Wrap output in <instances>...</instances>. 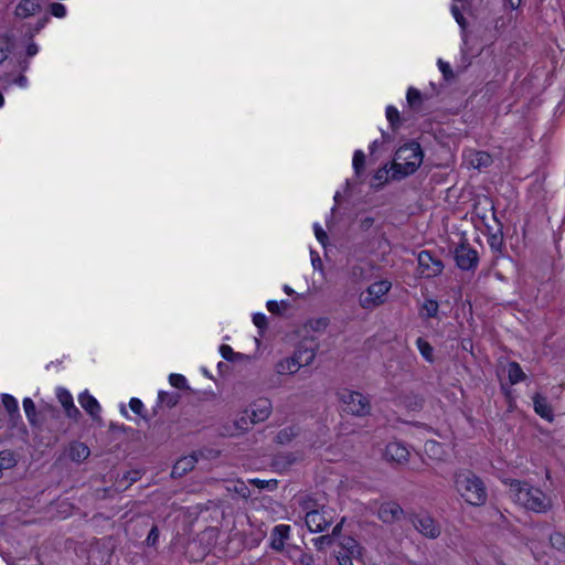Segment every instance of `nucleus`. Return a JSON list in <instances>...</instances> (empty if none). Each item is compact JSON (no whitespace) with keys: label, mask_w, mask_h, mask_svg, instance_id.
Segmentation results:
<instances>
[{"label":"nucleus","mask_w":565,"mask_h":565,"mask_svg":"<svg viewBox=\"0 0 565 565\" xmlns=\"http://www.w3.org/2000/svg\"><path fill=\"white\" fill-rule=\"evenodd\" d=\"M504 483L509 486V497L515 504L535 513H546L552 509L551 498L540 488L518 479H507Z\"/></svg>","instance_id":"1"},{"label":"nucleus","mask_w":565,"mask_h":565,"mask_svg":"<svg viewBox=\"0 0 565 565\" xmlns=\"http://www.w3.org/2000/svg\"><path fill=\"white\" fill-rule=\"evenodd\" d=\"M455 488L461 498L470 505L481 507L488 500V490L480 477L469 470L455 475Z\"/></svg>","instance_id":"2"},{"label":"nucleus","mask_w":565,"mask_h":565,"mask_svg":"<svg viewBox=\"0 0 565 565\" xmlns=\"http://www.w3.org/2000/svg\"><path fill=\"white\" fill-rule=\"evenodd\" d=\"M423 151L417 142L406 143L397 149L392 163V179L402 180L413 174L423 162Z\"/></svg>","instance_id":"3"},{"label":"nucleus","mask_w":565,"mask_h":565,"mask_svg":"<svg viewBox=\"0 0 565 565\" xmlns=\"http://www.w3.org/2000/svg\"><path fill=\"white\" fill-rule=\"evenodd\" d=\"M342 411L358 417H364L371 413V401L360 392L343 388L338 392Z\"/></svg>","instance_id":"4"},{"label":"nucleus","mask_w":565,"mask_h":565,"mask_svg":"<svg viewBox=\"0 0 565 565\" xmlns=\"http://www.w3.org/2000/svg\"><path fill=\"white\" fill-rule=\"evenodd\" d=\"M391 282L380 280L367 287L366 292L360 297V305L364 309L374 308L383 302V297L390 291Z\"/></svg>","instance_id":"5"},{"label":"nucleus","mask_w":565,"mask_h":565,"mask_svg":"<svg viewBox=\"0 0 565 565\" xmlns=\"http://www.w3.org/2000/svg\"><path fill=\"white\" fill-rule=\"evenodd\" d=\"M418 273L424 278H434L444 270L441 259L434 256L429 250H422L417 255Z\"/></svg>","instance_id":"6"},{"label":"nucleus","mask_w":565,"mask_h":565,"mask_svg":"<svg viewBox=\"0 0 565 565\" xmlns=\"http://www.w3.org/2000/svg\"><path fill=\"white\" fill-rule=\"evenodd\" d=\"M455 260L461 270H475L479 263L478 252L467 243L455 248Z\"/></svg>","instance_id":"7"},{"label":"nucleus","mask_w":565,"mask_h":565,"mask_svg":"<svg viewBox=\"0 0 565 565\" xmlns=\"http://www.w3.org/2000/svg\"><path fill=\"white\" fill-rule=\"evenodd\" d=\"M305 522L310 532H322L332 523L331 512L324 508L307 512Z\"/></svg>","instance_id":"8"},{"label":"nucleus","mask_w":565,"mask_h":565,"mask_svg":"<svg viewBox=\"0 0 565 565\" xmlns=\"http://www.w3.org/2000/svg\"><path fill=\"white\" fill-rule=\"evenodd\" d=\"M412 522L415 529L428 539H436L440 535V526L428 514H417Z\"/></svg>","instance_id":"9"},{"label":"nucleus","mask_w":565,"mask_h":565,"mask_svg":"<svg viewBox=\"0 0 565 565\" xmlns=\"http://www.w3.org/2000/svg\"><path fill=\"white\" fill-rule=\"evenodd\" d=\"M404 511L401 508V505L396 502H385L381 504L377 515L380 520H382L384 523H393L395 521H398Z\"/></svg>","instance_id":"10"},{"label":"nucleus","mask_w":565,"mask_h":565,"mask_svg":"<svg viewBox=\"0 0 565 565\" xmlns=\"http://www.w3.org/2000/svg\"><path fill=\"white\" fill-rule=\"evenodd\" d=\"M248 411L252 415V422L260 423L269 417L271 413V403L267 398H259L250 405Z\"/></svg>","instance_id":"11"},{"label":"nucleus","mask_w":565,"mask_h":565,"mask_svg":"<svg viewBox=\"0 0 565 565\" xmlns=\"http://www.w3.org/2000/svg\"><path fill=\"white\" fill-rule=\"evenodd\" d=\"M385 457L390 461L404 463L408 460V449L398 441L390 443L385 448Z\"/></svg>","instance_id":"12"},{"label":"nucleus","mask_w":565,"mask_h":565,"mask_svg":"<svg viewBox=\"0 0 565 565\" xmlns=\"http://www.w3.org/2000/svg\"><path fill=\"white\" fill-rule=\"evenodd\" d=\"M57 399L63 406L68 418L77 420L81 417L79 409L74 405L73 396L65 388L57 390Z\"/></svg>","instance_id":"13"},{"label":"nucleus","mask_w":565,"mask_h":565,"mask_svg":"<svg viewBox=\"0 0 565 565\" xmlns=\"http://www.w3.org/2000/svg\"><path fill=\"white\" fill-rule=\"evenodd\" d=\"M41 0H20L15 7V15L21 19H26L41 11Z\"/></svg>","instance_id":"14"},{"label":"nucleus","mask_w":565,"mask_h":565,"mask_svg":"<svg viewBox=\"0 0 565 565\" xmlns=\"http://www.w3.org/2000/svg\"><path fill=\"white\" fill-rule=\"evenodd\" d=\"M290 532V526L286 524H279L276 525L271 532L270 539L271 543L270 546L275 551H282L285 546V541L288 539Z\"/></svg>","instance_id":"15"},{"label":"nucleus","mask_w":565,"mask_h":565,"mask_svg":"<svg viewBox=\"0 0 565 565\" xmlns=\"http://www.w3.org/2000/svg\"><path fill=\"white\" fill-rule=\"evenodd\" d=\"M67 454L72 461L79 463L89 457L90 450L84 443L73 441L68 446Z\"/></svg>","instance_id":"16"},{"label":"nucleus","mask_w":565,"mask_h":565,"mask_svg":"<svg viewBox=\"0 0 565 565\" xmlns=\"http://www.w3.org/2000/svg\"><path fill=\"white\" fill-rule=\"evenodd\" d=\"M532 399L535 413L542 418L551 422L553 419V411L547 402V398L536 393Z\"/></svg>","instance_id":"17"},{"label":"nucleus","mask_w":565,"mask_h":565,"mask_svg":"<svg viewBox=\"0 0 565 565\" xmlns=\"http://www.w3.org/2000/svg\"><path fill=\"white\" fill-rule=\"evenodd\" d=\"M196 462H198V459L194 455L185 456V457L179 459L172 468V472H171L172 477H174V478L182 477L186 472L191 471L194 468Z\"/></svg>","instance_id":"18"},{"label":"nucleus","mask_w":565,"mask_h":565,"mask_svg":"<svg viewBox=\"0 0 565 565\" xmlns=\"http://www.w3.org/2000/svg\"><path fill=\"white\" fill-rule=\"evenodd\" d=\"M81 406L93 417L97 418L100 412V406L97 399L88 392H84L78 397Z\"/></svg>","instance_id":"19"},{"label":"nucleus","mask_w":565,"mask_h":565,"mask_svg":"<svg viewBox=\"0 0 565 565\" xmlns=\"http://www.w3.org/2000/svg\"><path fill=\"white\" fill-rule=\"evenodd\" d=\"M300 369V362L296 359L295 354L290 358L278 361L275 365V371L278 374H294Z\"/></svg>","instance_id":"20"},{"label":"nucleus","mask_w":565,"mask_h":565,"mask_svg":"<svg viewBox=\"0 0 565 565\" xmlns=\"http://www.w3.org/2000/svg\"><path fill=\"white\" fill-rule=\"evenodd\" d=\"M508 376L512 385L525 380L526 375L518 362H510L508 365Z\"/></svg>","instance_id":"21"},{"label":"nucleus","mask_w":565,"mask_h":565,"mask_svg":"<svg viewBox=\"0 0 565 565\" xmlns=\"http://www.w3.org/2000/svg\"><path fill=\"white\" fill-rule=\"evenodd\" d=\"M340 551L349 553L351 555L360 554V545L358 541L351 536H344L340 542Z\"/></svg>","instance_id":"22"},{"label":"nucleus","mask_w":565,"mask_h":565,"mask_svg":"<svg viewBox=\"0 0 565 565\" xmlns=\"http://www.w3.org/2000/svg\"><path fill=\"white\" fill-rule=\"evenodd\" d=\"M2 404L12 419L20 417L18 401L12 395L3 394Z\"/></svg>","instance_id":"23"},{"label":"nucleus","mask_w":565,"mask_h":565,"mask_svg":"<svg viewBox=\"0 0 565 565\" xmlns=\"http://www.w3.org/2000/svg\"><path fill=\"white\" fill-rule=\"evenodd\" d=\"M252 415L248 409H245L243 413L239 414L237 419L235 420V427L238 431L244 433L247 431L252 425L255 423L252 422Z\"/></svg>","instance_id":"24"},{"label":"nucleus","mask_w":565,"mask_h":565,"mask_svg":"<svg viewBox=\"0 0 565 565\" xmlns=\"http://www.w3.org/2000/svg\"><path fill=\"white\" fill-rule=\"evenodd\" d=\"M18 460L11 450L0 451V470L11 469L17 465Z\"/></svg>","instance_id":"25"},{"label":"nucleus","mask_w":565,"mask_h":565,"mask_svg":"<svg viewBox=\"0 0 565 565\" xmlns=\"http://www.w3.org/2000/svg\"><path fill=\"white\" fill-rule=\"evenodd\" d=\"M439 309V305L434 299H426L422 306L420 315L425 318H435L437 317Z\"/></svg>","instance_id":"26"},{"label":"nucleus","mask_w":565,"mask_h":565,"mask_svg":"<svg viewBox=\"0 0 565 565\" xmlns=\"http://www.w3.org/2000/svg\"><path fill=\"white\" fill-rule=\"evenodd\" d=\"M295 356L300 362V367L312 363L316 353L312 349H299L295 352Z\"/></svg>","instance_id":"27"},{"label":"nucleus","mask_w":565,"mask_h":565,"mask_svg":"<svg viewBox=\"0 0 565 565\" xmlns=\"http://www.w3.org/2000/svg\"><path fill=\"white\" fill-rule=\"evenodd\" d=\"M491 162L490 154L483 151L477 152L471 160L472 166L477 169L489 167Z\"/></svg>","instance_id":"28"},{"label":"nucleus","mask_w":565,"mask_h":565,"mask_svg":"<svg viewBox=\"0 0 565 565\" xmlns=\"http://www.w3.org/2000/svg\"><path fill=\"white\" fill-rule=\"evenodd\" d=\"M23 408L30 424L36 423V408L34 402L30 397L23 399Z\"/></svg>","instance_id":"29"},{"label":"nucleus","mask_w":565,"mask_h":565,"mask_svg":"<svg viewBox=\"0 0 565 565\" xmlns=\"http://www.w3.org/2000/svg\"><path fill=\"white\" fill-rule=\"evenodd\" d=\"M179 394L177 393H169V392H159V395H158V398H159V403L160 404H163L168 407H173L178 404L179 402Z\"/></svg>","instance_id":"30"},{"label":"nucleus","mask_w":565,"mask_h":565,"mask_svg":"<svg viewBox=\"0 0 565 565\" xmlns=\"http://www.w3.org/2000/svg\"><path fill=\"white\" fill-rule=\"evenodd\" d=\"M417 349L426 361H433V347L423 338L416 340Z\"/></svg>","instance_id":"31"},{"label":"nucleus","mask_w":565,"mask_h":565,"mask_svg":"<svg viewBox=\"0 0 565 565\" xmlns=\"http://www.w3.org/2000/svg\"><path fill=\"white\" fill-rule=\"evenodd\" d=\"M12 46L13 44L8 36H0V64L7 60Z\"/></svg>","instance_id":"32"},{"label":"nucleus","mask_w":565,"mask_h":565,"mask_svg":"<svg viewBox=\"0 0 565 565\" xmlns=\"http://www.w3.org/2000/svg\"><path fill=\"white\" fill-rule=\"evenodd\" d=\"M406 99L412 108H417L422 102V94L418 89L409 87L407 90Z\"/></svg>","instance_id":"33"},{"label":"nucleus","mask_w":565,"mask_h":565,"mask_svg":"<svg viewBox=\"0 0 565 565\" xmlns=\"http://www.w3.org/2000/svg\"><path fill=\"white\" fill-rule=\"evenodd\" d=\"M488 243H489V246L491 247V249L493 252H498V253H501L502 248L504 246L503 237H502V235L500 233L499 234H492L488 238Z\"/></svg>","instance_id":"34"},{"label":"nucleus","mask_w":565,"mask_h":565,"mask_svg":"<svg viewBox=\"0 0 565 565\" xmlns=\"http://www.w3.org/2000/svg\"><path fill=\"white\" fill-rule=\"evenodd\" d=\"M170 384L175 388H186V379L181 374H170L169 376Z\"/></svg>","instance_id":"35"},{"label":"nucleus","mask_w":565,"mask_h":565,"mask_svg":"<svg viewBox=\"0 0 565 565\" xmlns=\"http://www.w3.org/2000/svg\"><path fill=\"white\" fill-rule=\"evenodd\" d=\"M365 162V156L362 150H356L353 156V168L355 172L359 174L363 169Z\"/></svg>","instance_id":"36"},{"label":"nucleus","mask_w":565,"mask_h":565,"mask_svg":"<svg viewBox=\"0 0 565 565\" xmlns=\"http://www.w3.org/2000/svg\"><path fill=\"white\" fill-rule=\"evenodd\" d=\"M550 542L553 547L557 550L565 548V536L561 533H553L550 535Z\"/></svg>","instance_id":"37"},{"label":"nucleus","mask_w":565,"mask_h":565,"mask_svg":"<svg viewBox=\"0 0 565 565\" xmlns=\"http://www.w3.org/2000/svg\"><path fill=\"white\" fill-rule=\"evenodd\" d=\"M50 13L55 18H64L66 15V8L62 3L53 2L50 4Z\"/></svg>","instance_id":"38"},{"label":"nucleus","mask_w":565,"mask_h":565,"mask_svg":"<svg viewBox=\"0 0 565 565\" xmlns=\"http://www.w3.org/2000/svg\"><path fill=\"white\" fill-rule=\"evenodd\" d=\"M296 435L295 429L292 427L285 428L280 430L277 435V440L280 444L289 441Z\"/></svg>","instance_id":"39"},{"label":"nucleus","mask_w":565,"mask_h":565,"mask_svg":"<svg viewBox=\"0 0 565 565\" xmlns=\"http://www.w3.org/2000/svg\"><path fill=\"white\" fill-rule=\"evenodd\" d=\"M390 173L392 174V170H388L386 167H383L376 171L374 179L379 181L380 184H383L388 181Z\"/></svg>","instance_id":"40"},{"label":"nucleus","mask_w":565,"mask_h":565,"mask_svg":"<svg viewBox=\"0 0 565 565\" xmlns=\"http://www.w3.org/2000/svg\"><path fill=\"white\" fill-rule=\"evenodd\" d=\"M333 539L330 535H321L312 540L313 545L318 550H322L324 545H330Z\"/></svg>","instance_id":"41"},{"label":"nucleus","mask_w":565,"mask_h":565,"mask_svg":"<svg viewBox=\"0 0 565 565\" xmlns=\"http://www.w3.org/2000/svg\"><path fill=\"white\" fill-rule=\"evenodd\" d=\"M451 13L457 23L461 26L462 30H465L467 26V21L457 6L451 7Z\"/></svg>","instance_id":"42"},{"label":"nucleus","mask_w":565,"mask_h":565,"mask_svg":"<svg viewBox=\"0 0 565 565\" xmlns=\"http://www.w3.org/2000/svg\"><path fill=\"white\" fill-rule=\"evenodd\" d=\"M355 555H351V554L342 552V551L337 552V559L339 562V565H353L352 558Z\"/></svg>","instance_id":"43"},{"label":"nucleus","mask_w":565,"mask_h":565,"mask_svg":"<svg viewBox=\"0 0 565 565\" xmlns=\"http://www.w3.org/2000/svg\"><path fill=\"white\" fill-rule=\"evenodd\" d=\"M386 117L387 120L392 124V126H394L399 119V113L395 107L388 106L386 108Z\"/></svg>","instance_id":"44"},{"label":"nucleus","mask_w":565,"mask_h":565,"mask_svg":"<svg viewBox=\"0 0 565 565\" xmlns=\"http://www.w3.org/2000/svg\"><path fill=\"white\" fill-rule=\"evenodd\" d=\"M252 483L256 484L260 489H273L277 486V482L275 480H259V479H253L250 480Z\"/></svg>","instance_id":"45"},{"label":"nucleus","mask_w":565,"mask_h":565,"mask_svg":"<svg viewBox=\"0 0 565 565\" xmlns=\"http://www.w3.org/2000/svg\"><path fill=\"white\" fill-rule=\"evenodd\" d=\"M253 322L259 329H265L267 327V318L264 313H255L253 316Z\"/></svg>","instance_id":"46"},{"label":"nucleus","mask_w":565,"mask_h":565,"mask_svg":"<svg viewBox=\"0 0 565 565\" xmlns=\"http://www.w3.org/2000/svg\"><path fill=\"white\" fill-rule=\"evenodd\" d=\"M222 356L227 361H234L235 353L233 349L227 344H222L220 348Z\"/></svg>","instance_id":"47"},{"label":"nucleus","mask_w":565,"mask_h":565,"mask_svg":"<svg viewBox=\"0 0 565 565\" xmlns=\"http://www.w3.org/2000/svg\"><path fill=\"white\" fill-rule=\"evenodd\" d=\"M130 409L136 413L137 415L142 416L141 412L143 409V404L139 398H131L129 402Z\"/></svg>","instance_id":"48"},{"label":"nucleus","mask_w":565,"mask_h":565,"mask_svg":"<svg viewBox=\"0 0 565 565\" xmlns=\"http://www.w3.org/2000/svg\"><path fill=\"white\" fill-rule=\"evenodd\" d=\"M313 228H315V234H316V237L317 239L322 244L324 245L327 239H328V235L327 233L323 231V228L318 224L316 223L313 225Z\"/></svg>","instance_id":"49"},{"label":"nucleus","mask_w":565,"mask_h":565,"mask_svg":"<svg viewBox=\"0 0 565 565\" xmlns=\"http://www.w3.org/2000/svg\"><path fill=\"white\" fill-rule=\"evenodd\" d=\"M158 539H159V530L157 526H152L147 536V540H146L147 544L153 546V545H156Z\"/></svg>","instance_id":"50"},{"label":"nucleus","mask_w":565,"mask_h":565,"mask_svg":"<svg viewBox=\"0 0 565 565\" xmlns=\"http://www.w3.org/2000/svg\"><path fill=\"white\" fill-rule=\"evenodd\" d=\"M438 66L446 78H449L452 75L451 67L448 63L443 60L438 61Z\"/></svg>","instance_id":"51"},{"label":"nucleus","mask_w":565,"mask_h":565,"mask_svg":"<svg viewBox=\"0 0 565 565\" xmlns=\"http://www.w3.org/2000/svg\"><path fill=\"white\" fill-rule=\"evenodd\" d=\"M266 307H267L268 311H269V312H271V313H276V315H278V313H280V312H281V311H280V305H279V302H277V301H275V300H269V301L267 302Z\"/></svg>","instance_id":"52"},{"label":"nucleus","mask_w":565,"mask_h":565,"mask_svg":"<svg viewBox=\"0 0 565 565\" xmlns=\"http://www.w3.org/2000/svg\"><path fill=\"white\" fill-rule=\"evenodd\" d=\"M38 52H39V47L35 43L32 42L26 46V56L32 57V56L36 55Z\"/></svg>","instance_id":"53"},{"label":"nucleus","mask_w":565,"mask_h":565,"mask_svg":"<svg viewBox=\"0 0 565 565\" xmlns=\"http://www.w3.org/2000/svg\"><path fill=\"white\" fill-rule=\"evenodd\" d=\"M235 491L238 492L244 498H247L249 495V491L244 486V483H238L237 486H235Z\"/></svg>","instance_id":"54"},{"label":"nucleus","mask_w":565,"mask_h":565,"mask_svg":"<svg viewBox=\"0 0 565 565\" xmlns=\"http://www.w3.org/2000/svg\"><path fill=\"white\" fill-rule=\"evenodd\" d=\"M14 84H17L18 86L20 87H26L28 85V78L26 76L24 75H19L15 79H14Z\"/></svg>","instance_id":"55"},{"label":"nucleus","mask_w":565,"mask_h":565,"mask_svg":"<svg viewBox=\"0 0 565 565\" xmlns=\"http://www.w3.org/2000/svg\"><path fill=\"white\" fill-rule=\"evenodd\" d=\"M300 563L302 565H311L313 563V558L311 555L302 554L300 557Z\"/></svg>","instance_id":"56"},{"label":"nucleus","mask_w":565,"mask_h":565,"mask_svg":"<svg viewBox=\"0 0 565 565\" xmlns=\"http://www.w3.org/2000/svg\"><path fill=\"white\" fill-rule=\"evenodd\" d=\"M521 0H507L505 6L511 10H515L520 7Z\"/></svg>","instance_id":"57"},{"label":"nucleus","mask_w":565,"mask_h":565,"mask_svg":"<svg viewBox=\"0 0 565 565\" xmlns=\"http://www.w3.org/2000/svg\"><path fill=\"white\" fill-rule=\"evenodd\" d=\"M47 21H49L47 17H44L41 21H39L35 26V31L39 32L42 28H44V25L47 23Z\"/></svg>","instance_id":"58"},{"label":"nucleus","mask_w":565,"mask_h":565,"mask_svg":"<svg viewBox=\"0 0 565 565\" xmlns=\"http://www.w3.org/2000/svg\"><path fill=\"white\" fill-rule=\"evenodd\" d=\"M435 447H438V444L435 441H428L425 445L426 451L434 450Z\"/></svg>","instance_id":"59"},{"label":"nucleus","mask_w":565,"mask_h":565,"mask_svg":"<svg viewBox=\"0 0 565 565\" xmlns=\"http://www.w3.org/2000/svg\"><path fill=\"white\" fill-rule=\"evenodd\" d=\"M279 305H280V308H282V310H287L290 306L289 302L286 300L280 301Z\"/></svg>","instance_id":"60"},{"label":"nucleus","mask_w":565,"mask_h":565,"mask_svg":"<svg viewBox=\"0 0 565 565\" xmlns=\"http://www.w3.org/2000/svg\"><path fill=\"white\" fill-rule=\"evenodd\" d=\"M284 291L287 294V295H292L295 291L288 286V285H285L284 286Z\"/></svg>","instance_id":"61"},{"label":"nucleus","mask_w":565,"mask_h":565,"mask_svg":"<svg viewBox=\"0 0 565 565\" xmlns=\"http://www.w3.org/2000/svg\"><path fill=\"white\" fill-rule=\"evenodd\" d=\"M4 104V97L3 95L0 93V107H2Z\"/></svg>","instance_id":"62"},{"label":"nucleus","mask_w":565,"mask_h":565,"mask_svg":"<svg viewBox=\"0 0 565 565\" xmlns=\"http://www.w3.org/2000/svg\"><path fill=\"white\" fill-rule=\"evenodd\" d=\"M339 529H340V525H337L334 529H333V535L339 532Z\"/></svg>","instance_id":"63"},{"label":"nucleus","mask_w":565,"mask_h":565,"mask_svg":"<svg viewBox=\"0 0 565 565\" xmlns=\"http://www.w3.org/2000/svg\"><path fill=\"white\" fill-rule=\"evenodd\" d=\"M28 68V62L24 63V65L22 66V71H25Z\"/></svg>","instance_id":"64"}]
</instances>
